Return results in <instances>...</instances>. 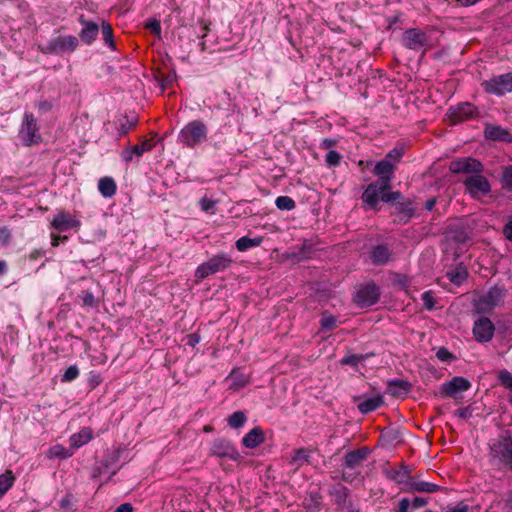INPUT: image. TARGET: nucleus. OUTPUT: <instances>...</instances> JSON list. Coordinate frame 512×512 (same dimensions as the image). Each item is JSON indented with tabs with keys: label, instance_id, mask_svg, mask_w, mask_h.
<instances>
[{
	"label": "nucleus",
	"instance_id": "obj_57",
	"mask_svg": "<svg viewBox=\"0 0 512 512\" xmlns=\"http://www.w3.org/2000/svg\"><path fill=\"white\" fill-rule=\"evenodd\" d=\"M135 155L133 147L127 148L122 152V159L125 162H130L133 159V156Z\"/></svg>",
	"mask_w": 512,
	"mask_h": 512
},
{
	"label": "nucleus",
	"instance_id": "obj_55",
	"mask_svg": "<svg viewBox=\"0 0 512 512\" xmlns=\"http://www.w3.org/2000/svg\"><path fill=\"white\" fill-rule=\"evenodd\" d=\"M427 503L425 498L415 497L410 501V509H417L425 506Z\"/></svg>",
	"mask_w": 512,
	"mask_h": 512
},
{
	"label": "nucleus",
	"instance_id": "obj_47",
	"mask_svg": "<svg viewBox=\"0 0 512 512\" xmlns=\"http://www.w3.org/2000/svg\"><path fill=\"white\" fill-rule=\"evenodd\" d=\"M364 359V356L362 355H347L343 357L340 361L342 365H350V366H356L360 361Z\"/></svg>",
	"mask_w": 512,
	"mask_h": 512
},
{
	"label": "nucleus",
	"instance_id": "obj_15",
	"mask_svg": "<svg viewBox=\"0 0 512 512\" xmlns=\"http://www.w3.org/2000/svg\"><path fill=\"white\" fill-rule=\"evenodd\" d=\"M79 226L80 221L65 211H60L52 221V227L59 232H64L71 228H78Z\"/></svg>",
	"mask_w": 512,
	"mask_h": 512
},
{
	"label": "nucleus",
	"instance_id": "obj_22",
	"mask_svg": "<svg viewBox=\"0 0 512 512\" xmlns=\"http://www.w3.org/2000/svg\"><path fill=\"white\" fill-rule=\"evenodd\" d=\"M264 440L263 430L260 427H254L242 438V444L246 448L253 449L262 444Z\"/></svg>",
	"mask_w": 512,
	"mask_h": 512
},
{
	"label": "nucleus",
	"instance_id": "obj_54",
	"mask_svg": "<svg viewBox=\"0 0 512 512\" xmlns=\"http://www.w3.org/2000/svg\"><path fill=\"white\" fill-rule=\"evenodd\" d=\"M472 413H473V409L469 406V407H465V408H461V409H458L455 414L460 417V418H463V419H467V418H470L472 416Z\"/></svg>",
	"mask_w": 512,
	"mask_h": 512
},
{
	"label": "nucleus",
	"instance_id": "obj_38",
	"mask_svg": "<svg viewBox=\"0 0 512 512\" xmlns=\"http://www.w3.org/2000/svg\"><path fill=\"white\" fill-rule=\"evenodd\" d=\"M448 279L454 284H461L466 278L464 270H452L447 272Z\"/></svg>",
	"mask_w": 512,
	"mask_h": 512
},
{
	"label": "nucleus",
	"instance_id": "obj_18",
	"mask_svg": "<svg viewBox=\"0 0 512 512\" xmlns=\"http://www.w3.org/2000/svg\"><path fill=\"white\" fill-rule=\"evenodd\" d=\"M79 22L83 26V28L79 34L80 39L85 44H88V45L92 44L95 41V39L97 38L98 33H99L98 24H96L95 22H92V21L85 20L83 15H81L79 17Z\"/></svg>",
	"mask_w": 512,
	"mask_h": 512
},
{
	"label": "nucleus",
	"instance_id": "obj_33",
	"mask_svg": "<svg viewBox=\"0 0 512 512\" xmlns=\"http://www.w3.org/2000/svg\"><path fill=\"white\" fill-rule=\"evenodd\" d=\"M309 451L306 449H298L294 452V455L291 458V464L296 468L301 467L304 463L308 462Z\"/></svg>",
	"mask_w": 512,
	"mask_h": 512
},
{
	"label": "nucleus",
	"instance_id": "obj_19",
	"mask_svg": "<svg viewBox=\"0 0 512 512\" xmlns=\"http://www.w3.org/2000/svg\"><path fill=\"white\" fill-rule=\"evenodd\" d=\"M384 403L383 397L381 395H375L372 397H361L358 399L357 408L363 414L370 413Z\"/></svg>",
	"mask_w": 512,
	"mask_h": 512
},
{
	"label": "nucleus",
	"instance_id": "obj_23",
	"mask_svg": "<svg viewBox=\"0 0 512 512\" xmlns=\"http://www.w3.org/2000/svg\"><path fill=\"white\" fill-rule=\"evenodd\" d=\"M93 437V431L89 427L82 428L78 433L70 437V446L73 449H78L87 444Z\"/></svg>",
	"mask_w": 512,
	"mask_h": 512
},
{
	"label": "nucleus",
	"instance_id": "obj_49",
	"mask_svg": "<svg viewBox=\"0 0 512 512\" xmlns=\"http://www.w3.org/2000/svg\"><path fill=\"white\" fill-rule=\"evenodd\" d=\"M215 204H216V202L214 200L209 199L207 197H203L200 200V207L205 212L214 213L213 209L215 207Z\"/></svg>",
	"mask_w": 512,
	"mask_h": 512
},
{
	"label": "nucleus",
	"instance_id": "obj_63",
	"mask_svg": "<svg viewBox=\"0 0 512 512\" xmlns=\"http://www.w3.org/2000/svg\"><path fill=\"white\" fill-rule=\"evenodd\" d=\"M335 140L333 139H329V138H325L322 140L321 142V147L322 148H325V149H328L330 148L331 146L335 145Z\"/></svg>",
	"mask_w": 512,
	"mask_h": 512
},
{
	"label": "nucleus",
	"instance_id": "obj_58",
	"mask_svg": "<svg viewBox=\"0 0 512 512\" xmlns=\"http://www.w3.org/2000/svg\"><path fill=\"white\" fill-rule=\"evenodd\" d=\"M473 334L475 339L480 342V316L474 320Z\"/></svg>",
	"mask_w": 512,
	"mask_h": 512
},
{
	"label": "nucleus",
	"instance_id": "obj_31",
	"mask_svg": "<svg viewBox=\"0 0 512 512\" xmlns=\"http://www.w3.org/2000/svg\"><path fill=\"white\" fill-rule=\"evenodd\" d=\"M15 480L11 471L0 475V496L4 495L13 485Z\"/></svg>",
	"mask_w": 512,
	"mask_h": 512
},
{
	"label": "nucleus",
	"instance_id": "obj_24",
	"mask_svg": "<svg viewBox=\"0 0 512 512\" xmlns=\"http://www.w3.org/2000/svg\"><path fill=\"white\" fill-rule=\"evenodd\" d=\"M394 214L396 221L400 223H407L414 215V208L410 202L398 203L395 206Z\"/></svg>",
	"mask_w": 512,
	"mask_h": 512
},
{
	"label": "nucleus",
	"instance_id": "obj_17",
	"mask_svg": "<svg viewBox=\"0 0 512 512\" xmlns=\"http://www.w3.org/2000/svg\"><path fill=\"white\" fill-rule=\"evenodd\" d=\"M383 473L385 476L398 484L407 483L410 479V471L404 464L399 467H393L386 465L383 467Z\"/></svg>",
	"mask_w": 512,
	"mask_h": 512
},
{
	"label": "nucleus",
	"instance_id": "obj_42",
	"mask_svg": "<svg viewBox=\"0 0 512 512\" xmlns=\"http://www.w3.org/2000/svg\"><path fill=\"white\" fill-rule=\"evenodd\" d=\"M499 380L501 384L509 389V392L512 391V374L506 370L500 371Z\"/></svg>",
	"mask_w": 512,
	"mask_h": 512
},
{
	"label": "nucleus",
	"instance_id": "obj_29",
	"mask_svg": "<svg viewBox=\"0 0 512 512\" xmlns=\"http://www.w3.org/2000/svg\"><path fill=\"white\" fill-rule=\"evenodd\" d=\"M247 421V417L243 411H236L231 414L227 420L231 428L238 429L242 427Z\"/></svg>",
	"mask_w": 512,
	"mask_h": 512
},
{
	"label": "nucleus",
	"instance_id": "obj_2",
	"mask_svg": "<svg viewBox=\"0 0 512 512\" xmlns=\"http://www.w3.org/2000/svg\"><path fill=\"white\" fill-rule=\"evenodd\" d=\"M208 127L201 120L187 123L178 134V142L188 148H194L207 140Z\"/></svg>",
	"mask_w": 512,
	"mask_h": 512
},
{
	"label": "nucleus",
	"instance_id": "obj_52",
	"mask_svg": "<svg viewBox=\"0 0 512 512\" xmlns=\"http://www.w3.org/2000/svg\"><path fill=\"white\" fill-rule=\"evenodd\" d=\"M11 240V232L7 227H0V243L4 246L8 245Z\"/></svg>",
	"mask_w": 512,
	"mask_h": 512
},
{
	"label": "nucleus",
	"instance_id": "obj_60",
	"mask_svg": "<svg viewBox=\"0 0 512 512\" xmlns=\"http://www.w3.org/2000/svg\"><path fill=\"white\" fill-rule=\"evenodd\" d=\"M410 510V500L404 498L399 502V508L397 512H409Z\"/></svg>",
	"mask_w": 512,
	"mask_h": 512
},
{
	"label": "nucleus",
	"instance_id": "obj_16",
	"mask_svg": "<svg viewBox=\"0 0 512 512\" xmlns=\"http://www.w3.org/2000/svg\"><path fill=\"white\" fill-rule=\"evenodd\" d=\"M368 454L369 450L366 448L350 451L345 455L342 466L350 470L360 469Z\"/></svg>",
	"mask_w": 512,
	"mask_h": 512
},
{
	"label": "nucleus",
	"instance_id": "obj_14",
	"mask_svg": "<svg viewBox=\"0 0 512 512\" xmlns=\"http://www.w3.org/2000/svg\"><path fill=\"white\" fill-rule=\"evenodd\" d=\"M469 387L470 383L467 379L454 377L451 381L442 384L441 393L446 397L456 398L459 393L468 390Z\"/></svg>",
	"mask_w": 512,
	"mask_h": 512
},
{
	"label": "nucleus",
	"instance_id": "obj_51",
	"mask_svg": "<svg viewBox=\"0 0 512 512\" xmlns=\"http://www.w3.org/2000/svg\"><path fill=\"white\" fill-rule=\"evenodd\" d=\"M436 356L439 360L441 361H444V362H450L451 360L454 359V356L452 355V353H450L446 348L444 347H440L437 352H436Z\"/></svg>",
	"mask_w": 512,
	"mask_h": 512
},
{
	"label": "nucleus",
	"instance_id": "obj_28",
	"mask_svg": "<svg viewBox=\"0 0 512 512\" xmlns=\"http://www.w3.org/2000/svg\"><path fill=\"white\" fill-rule=\"evenodd\" d=\"M263 242V237L249 238V237H241L239 238L235 246L239 251H246L250 248L258 247Z\"/></svg>",
	"mask_w": 512,
	"mask_h": 512
},
{
	"label": "nucleus",
	"instance_id": "obj_21",
	"mask_svg": "<svg viewBox=\"0 0 512 512\" xmlns=\"http://www.w3.org/2000/svg\"><path fill=\"white\" fill-rule=\"evenodd\" d=\"M411 391V384L405 380H391L386 392L393 397H405Z\"/></svg>",
	"mask_w": 512,
	"mask_h": 512
},
{
	"label": "nucleus",
	"instance_id": "obj_10",
	"mask_svg": "<svg viewBox=\"0 0 512 512\" xmlns=\"http://www.w3.org/2000/svg\"><path fill=\"white\" fill-rule=\"evenodd\" d=\"M428 37L425 32L411 28L403 34L404 46L411 50H419L427 44Z\"/></svg>",
	"mask_w": 512,
	"mask_h": 512
},
{
	"label": "nucleus",
	"instance_id": "obj_40",
	"mask_svg": "<svg viewBox=\"0 0 512 512\" xmlns=\"http://www.w3.org/2000/svg\"><path fill=\"white\" fill-rule=\"evenodd\" d=\"M360 475V470L357 469V470H350L348 468H345L344 466H342V477H343V480L346 481V482H349V483H352L353 481H355Z\"/></svg>",
	"mask_w": 512,
	"mask_h": 512
},
{
	"label": "nucleus",
	"instance_id": "obj_5",
	"mask_svg": "<svg viewBox=\"0 0 512 512\" xmlns=\"http://www.w3.org/2000/svg\"><path fill=\"white\" fill-rule=\"evenodd\" d=\"M19 137L27 146L38 143L41 140L36 119L32 113L26 112L24 114L23 122L19 131Z\"/></svg>",
	"mask_w": 512,
	"mask_h": 512
},
{
	"label": "nucleus",
	"instance_id": "obj_48",
	"mask_svg": "<svg viewBox=\"0 0 512 512\" xmlns=\"http://www.w3.org/2000/svg\"><path fill=\"white\" fill-rule=\"evenodd\" d=\"M50 453L52 456L60 457V458H68L72 456V453H69L63 446L56 445L51 448Z\"/></svg>",
	"mask_w": 512,
	"mask_h": 512
},
{
	"label": "nucleus",
	"instance_id": "obj_64",
	"mask_svg": "<svg viewBox=\"0 0 512 512\" xmlns=\"http://www.w3.org/2000/svg\"><path fill=\"white\" fill-rule=\"evenodd\" d=\"M67 240V236H53L52 237V245L58 246L60 241Z\"/></svg>",
	"mask_w": 512,
	"mask_h": 512
},
{
	"label": "nucleus",
	"instance_id": "obj_37",
	"mask_svg": "<svg viewBox=\"0 0 512 512\" xmlns=\"http://www.w3.org/2000/svg\"><path fill=\"white\" fill-rule=\"evenodd\" d=\"M80 298L82 299L83 306L85 307L97 308L99 305V301L91 291H82Z\"/></svg>",
	"mask_w": 512,
	"mask_h": 512
},
{
	"label": "nucleus",
	"instance_id": "obj_61",
	"mask_svg": "<svg viewBox=\"0 0 512 512\" xmlns=\"http://www.w3.org/2000/svg\"><path fill=\"white\" fill-rule=\"evenodd\" d=\"M503 233L506 236V238L510 241H512V220H510L504 227Z\"/></svg>",
	"mask_w": 512,
	"mask_h": 512
},
{
	"label": "nucleus",
	"instance_id": "obj_9",
	"mask_svg": "<svg viewBox=\"0 0 512 512\" xmlns=\"http://www.w3.org/2000/svg\"><path fill=\"white\" fill-rule=\"evenodd\" d=\"M379 288L375 284H368L359 289L355 296V302L362 307L374 305L379 299Z\"/></svg>",
	"mask_w": 512,
	"mask_h": 512
},
{
	"label": "nucleus",
	"instance_id": "obj_8",
	"mask_svg": "<svg viewBox=\"0 0 512 512\" xmlns=\"http://www.w3.org/2000/svg\"><path fill=\"white\" fill-rule=\"evenodd\" d=\"M389 189V187L375 181L367 186L362 194V200L370 209H375L379 200L382 199L383 192Z\"/></svg>",
	"mask_w": 512,
	"mask_h": 512
},
{
	"label": "nucleus",
	"instance_id": "obj_44",
	"mask_svg": "<svg viewBox=\"0 0 512 512\" xmlns=\"http://www.w3.org/2000/svg\"><path fill=\"white\" fill-rule=\"evenodd\" d=\"M502 184L507 190L512 191V166L505 168L502 176Z\"/></svg>",
	"mask_w": 512,
	"mask_h": 512
},
{
	"label": "nucleus",
	"instance_id": "obj_59",
	"mask_svg": "<svg viewBox=\"0 0 512 512\" xmlns=\"http://www.w3.org/2000/svg\"><path fill=\"white\" fill-rule=\"evenodd\" d=\"M446 512H468V505L461 502L458 503L455 507L447 509Z\"/></svg>",
	"mask_w": 512,
	"mask_h": 512
},
{
	"label": "nucleus",
	"instance_id": "obj_45",
	"mask_svg": "<svg viewBox=\"0 0 512 512\" xmlns=\"http://www.w3.org/2000/svg\"><path fill=\"white\" fill-rule=\"evenodd\" d=\"M341 161V155L335 150H329L326 155V163L329 166H338Z\"/></svg>",
	"mask_w": 512,
	"mask_h": 512
},
{
	"label": "nucleus",
	"instance_id": "obj_35",
	"mask_svg": "<svg viewBox=\"0 0 512 512\" xmlns=\"http://www.w3.org/2000/svg\"><path fill=\"white\" fill-rule=\"evenodd\" d=\"M101 29L105 44L114 49L115 44L113 40V30L111 25L108 22L103 21L101 24Z\"/></svg>",
	"mask_w": 512,
	"mask_h": 512
},
{
	"label": "nucleus",
	"instance_id": "obj_11",
	"mask_svg": "<svg viewBox=\"0 0 512 512\" xmlns=\"http://www.w3.org/2000/svg\"><path fill=\"white\" fill-rule=\"evenodd\" d=\"M475 112L476 108L473 107L470 103H462L458 106L449 108L447 116L450 123L455 125L459 122L470 119Z\"/></svg>",
	"mask_w": 512,
	"mask_h": 512
},
{
	"label": "nucleus",
	"instance_id": "obj_50",
	"mask_svg": "<svg viewBox=\"0 0 512 512\" xmlns=\"http://www.w3.org/2000/svg\"><path fill=\"white\" fill-rule=\"evenodd\" d=\"M401 198H402V194L399 191L388 192V190H386L385 192H383L381 200L383 202L390 203V202H394L396 200H399Z\"/></svg>",
	"mask_w": 512,
	"mask_h": 512
},
{
	"label": "nucleus",
	"instance_id": "obj_27",
	"mask_svg": "<svg viewBox=\"0 0 512 512\" xmlns=\"http://www.w3.org/2000/svg\"><path fill=\"white\" fill-rule=\"evenodd\" d=\"M390 255L389 249L384 245H378L371 251L372 262L376 265H383L387 263Z\"/></svg>",
	"mask_w": 512,
	"mask_h": 512
},
{
	"label": "nucleus",
	"instance_id": "obj_41",
	"mask_svg": "<svg viewBox=\"0 0 512 512\" xmlns=\"http://www.w3.org/2000/svg\"><path fill=\"white\" fill-rule=\"evenodd\" d=\"M153 148V144L149 140L143 141L141 144L133 146L135 156L140 157L145 152L150 151Z\"/></svg>",
	"mask_w": 512,
	"mask_h": 512
},
{
	"label": "nucleus",
	"instance_id": "obj_13",
	"mask_svg": "<svg viewBox=\"0 0 512 512\" xmlns=\"http://www.w3.org/2000/svg\"><path fill=\"white\" fill-rule=\"evenodd\" d=\"M395 165L388 159L379 161L373 170L374 175L378 176V182L390 188L392 175Z\"/></svg>",
	"mask_w": 512,
	"mask_h": 512
},
{
	"label": "nucleus",
	"instance_id": "obj_53",
	"mask_svg": "<svg viewBox=\"0 0 512 512\" xmlns=\"http://www.w3.org/2000/svg\"><path fill=\"white\" fill-rule=\"evenodd\" d=\"M403 155V149L402 148H394L393 150H391L384 159H388L392 162L395 161H399L400 158L402 157Z\"/></svg>",
	"mask_w": 512,
	"mask_h": 512
},
{
	"label": "nucleus",
	"instance_id": "obj_7",
	"mask_svg": "<svg viewBox=\"0 0 512 512\" xmlns=\"http://www.w3.org/2000/svg\"><path fill=\"white\" fill-rule=\"evenodd\" d=\"M487 92L503 95L512 91V73H506L492 78L485 83Z\"/></svg>",
	"mask_w": 512,
	"mask_h": 512
},
{
	"label": "nucleus",
	"instance_id": "obj_56",
	"mask_svg": "<svg viewBox=\"0 0 512 512\" xmlns=\"http://www.w3.org/2000/svg\"><path fill=\"white\" fill-rule=\"evenodd\" d=\"M146 26L151 30L152 33L160 34L161 32V25L157 20L150 21Z\"/></svg>",
	"mask_w": 512,
	"mask_h": 512
},
{
	"label": "nucleus",
	"instance_id": "obj_43",
	"mask_svg": "<svg viewBox=\"0 0 512 512\" xmlns=\"http://www.w3.org/2000/svg\"><path fill=\"white\" fill-rule=\"evenodd\" d=\"M320 322L322 329L326 331L332 330L336 326V318L332 315H323Z\"/></svg>",
	"mask_w": 512,
	"mask_h": 512
},
{
	"label": "nucleus",
	"instance_id": "obj_46",
	"mask_svg": "<svg viewBox=\"0 0 512 512\" xmlns=\"http://www.w3.org/2000/svg\"><path fill=\"white\" fill-rule=\"evenodd\" d=\"M421 299L423 301V306L427 310H432L435 306V300L433 297L432 291H426L422 294Z\"/></svg>",
	"mask_w": 512,
	"mask_h": 512
},
{
	"label": "nucleus",
	"instance_id": "obj_6",
	"mask_svg": "<svg viewBox=\"0 0 512 512\" xmlns=\"http://www.w3.org/2000/svg\"><path fill=\"white\" fill-rule=\"evenodd\" d=\"M210 453L216 457L228 458L233 461H238L241 458L237 449L226 439L214 440L211 445Z\"/></svg>",
	"mask_w": 512,
	"mask_h": 512
},
{
	"label": "nucleus",
	"instance_id": "obj_4",
	"mask_svg": "<svg viewBox=\"0 0 512 512\" xmlns=\"http://www.w3.org/2000/svg\"><path fill=\"white\" fill-rule=\"evenodd\" d=\"M78 46V39L75 36H57L52 38L46 45L39 46L45 54H63L73 52Z\"/></svg>",
	"mask_w": 512,
	"mask_h": 512
},
{
	"label": "nucleus",
	"instance_id": "obj_30",
	"mask_svg": "<svg viewBox=\"0 0 512 512\" xmlns=\"http://www.w3.org/2000/svg\"><path fill=\"white\" fill-rule=\"evenodd\" d=\"M410 488L418 492L432 493L438 490V486L425 481H413L410 483Z\"/></svg>",
	"mask_w": 512,
	"mask_h": 512
},
{
	"label": "nucleus",
	"instance_id": "obj_39",
	"mask_svg": "<svg viewBox=\"0 0 512 512\" xmlns=\"http://www.w3.org/2000/svg\"><path fill=\"white\" fill-rule=\"evenodd\" d=\"M79 376V369L76 365H72L66 369L64 372L61 381L62 382H71L75 380Z\"/></svg>",
	"mask_w": 512,
	"mask_h": 512
},
{
	"label": "nucleus",
	"instance_id": "obj_1",
	"mask_svg": "<svg viewBox=\"0 0 512 512\" xmlns=\"http://www.w3.org/2000/svg\"><path fill=\"white\" fill-rule=\"evenodd\" d=\"M449 170L455 174H462L466 191L475 199L480 198V162L470 157L451 161Z\"/></svg>",
	"mask_w": 512,
	"mask_h": 512
},
{
	"label": "nucleus",
	"instance_id": "obj_62",
	"mask_svg": "<svg viewBox=\"0 0 512 512\" xmlns=\"http://www.w3.org/2000/svg\"><path fill=\"white\" fill-rule=\"evenodd\" d=\"M114 512H133V507L130 503H123Z\"/></svg>",
	"mask_w": 512,
	"mask_h": 512
},
{
	"label": "nucleus",
	"instance_id": "obj_32",
	"mask_svg": "<svg viewBox=\"0 0 512 512\" xmlns=\"http://www.w3.org/2000/svg\"><path fill=\"white\" fill-rule=\"evenodd\" d=\"M228 380L231 381L230 387L233 389L244 387L248 383L247 378L243 374H240L237 370H233L230 373Z\"/></svg>",
	"mask_w": 512,
	"mask_h": 512
},
{
	"label": "nucleus",
	"instance_id": "obj_34",
	"mask_svg": "<svg viewBox=\"0 0 512 512\" xmlns=\"http://www.w3.org/2000/svg\"><path fill=\"white\" fill-rule=\"evenodd\" d=\"M495 326L488 318H482V342L490 341L493 338Z\"/></svg>",
	"mask_w": 512,
	"mask_h": 512
},
{
	"label": "nucleus",
	"instance_id": "obj_36",
	"mask_svg": "<svg viewBox=\"0 0 512 512\" xmlns=\"http://www.w3.org/2000/svg\"><path fill=\"white\" fill-rule=\"evenodd\" d=\"M275 205L280 210L290 211L295 208V201L289 196H279L275 200Z\"/></svg>",
	"mask_w": 512,
	"mask_h": 512
},
{
	"label": "nucleus",
	"instance_id": "obj_25",
	"mask_svg": "<svg viewBox=\"0 0 512 512\" xmlns=\"http://www.w3.org/2000/svg\"><path fill=\"white\" fill-rule=\"evenodd\" d=\"M504 296V290L500 287L491 288L487 294L482 298V306L494 307L499 304Z\"/></svg>",
	"mask_w": 512,
	"mask_h": 512
},
{
	"label": "nucleus",
	"instance_id": "obj_26",
	"mask_svg": "<svg viewBox=\"0 0 512 512\" xmlns=\"http://www.w3.org/2000/svg\"><path fill=\"white\" fill-rule=\"evenodd\" d=\"M116 182L112 177H103L98 182V190L105 198H110L116 193Z\"/></svg>",
	"mask_w": 512,
	"mask_h": 512
},
{
	"label": "nucleus",
	"instance_id": "obj_3",
	"mask_svg": "<svg viewBox=\"0 0 512 512\" xmlns=\"http://www.w3.org/2000/svg\"><path fill=\"white\" fill-rule=\"evenodd\" d=\"M232 263L233 259L226 253L214 255L197 267L195 277L199 280H203L218 272L225 271L232 265Z\"/></svg>",
	"mask_w": 512,
	"mask_h": 512
},
{
	"label": "nucleus",
	"instance_id": "obj_20",
	"mask_svg": "<svg viewBox=\"0 0 512 512\" xmlns=\"http://www.w3.org/2000/svg\"><path fill=\"white\" fill-rule=\"evenodd\" d=\"M485 137L491 140H499V141H512L511 133L498 125L486 124L485 126Z\"/></svg>",
	"mask_w": 512,
	"mask_h": 512
},
{
	"label": "nucleus",
	"instance_id": "obj_12",
	"mask_svg": "<svg viewBox=\"0 0 512 512\" xmlns=\"http://www.w3.org/2000/svg\"><path fill=\"white\" fill-rule=\"evenodd\" d=\"M493 454L512 468V440L504 437L491 447Z\"/></svg>",
	"mask_w": 512,
	"mask_h": 512
}]
</instances>
